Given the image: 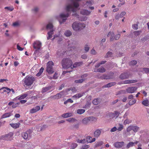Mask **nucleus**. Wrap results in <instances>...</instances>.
<instances>
[{
  "instance_id": "35",
  "label": "nucleus",
  "mask_w": 149,
  "mask_h": 149,
  "mask_svg": "<svg viewBox=\"0 0 149 149\" xmlns=\"http://www.w3.org/2000/svg\"><path fill=\"white\" fill-rule=\"evenodd\" d=\"M85 112V110L82 109H79L77 110V113L79 114H81Z\"/></svg>"
},
{
  "instance_id": "8",
  "label": "nucleus",
  "mask_w": 149,
  "mask_h": 149,
  "mask_svg": "<svg viewBox=\"0 0 149 149\" xmlns=\"http://www.w3.org/2000/svg\"><path fill=\"white\" fill-rule=\"evenodd\" d=\"M32 132L31 130H29L26 131V132H23L22 133V136L25 139H29L31 137V134Z\"/></svg>"
},
{
  "instance_id": "10",
  "label": "nucleus",
  "mask_w": 149,
  "mask_h": 149,
  "mask_svg": "<svg viewBox=\"0 0 149 149\" xmlns=\"http://www.w3.org/2000/svg\"><path fill=\"white\" fill-rule=\"evenodd\" d=\"M131 74L129 72H125L121 74L119 78L122 79L128 78Z\"/></svg>"
},
{
  "instance_id": "33",
  "label": "nucleus",
  "mask_w": 149,
  "mask_h": 149,
  "mask_svg": "<svg viewBox=\"0 0 149 149\" xmlns=\"http://www.w3.org/2000/svg\"><path fill=\"white\" fill-rule=\"evenodd\" d=\"M4 88L6 89V90H7L8 91H9V92H8V93L9 92H10V91H12V93H13V94L15 93V91H14V90L12 88V89H10L9 88H8L7 87H3L1 89H0V90H1L2 89H4Z\"/></svg>"
},
{
  "instance_id": "59",
  "label": "nucleus",
  "mask_w": 149,
  "mask_h": 149,
  "mask_svg": "<svg viewBox=\"0 0 149 149\" xmlns=\"http://www.w3.org/2000/svg\"><path fill=\"white\" fill-rule=\"evenodd\" d=\"M58 74L56 73H55L53 77V79H56L58 78Z\"/></svg>"
},
{
  "instance_id": "63",
  "label": "nucleus",
  "mask_w": 149,
  "mask_h": 149,
  "mask_svg": "<svg viewBox=\"0 0 149 149\" xmlns=\"http://www.w3.org/2000/svg\"><path fill=\"white\" fill-rule=\"evenodd\" d=\"M120 18V14H117L115 17V19L117 20L118 19Z\"/></svg>"
},
{
  "instance_id": "53",
  "label": "nucleus",
  "mask_w": 149,
  "mask_h": 149,
  "mask_svg": "<svg viewBox=\"0 0 149 149\" xmlns=\"http://www.w3.org/2000/svg\"><path fill=\"white\" fill-rule=\"evenodd\" d=\"M77 146V145L76 143H72L71 146V148L72 149H74L76 148Z\"/></svg>"
},
{
  "instance_id": "18",
  "label": "nucleus",
  "mask_w": 149,
  "mask_h": 149,
  "mask_svg": "<svg viewBox=\"0 0 149 149\" xmlns=\"http://www.w3.org/2000/svg\"><path fill=\"white\" fill-rule=\"evenodd\" d=\"M114 34L113 32H111L110 31L109 32L107 36L109 37L110 36V40L111 41H113L115 39L114 37Z\"/></svg>"
},
{
  "instance_id": "15",
  "label": "nucleus",
  "mask_w": 149,
  "mask_h": 149,
  "mask_svg": "<svg viewBox=\"0 0 149 149\" xmlns=\"http://www.w3.org/2000/svg\"><path fill=\"white\" fill-rule=\"evenodd\" d=\"M40 109V107L39 106H37L30 110L29 112L31 113H33L38 111Z\"/></svg>"
},
{
  "instance_id": "22",
  "label": "nucleus",
  "mask_w": 149,
  "mask_h": 149,
  "mask_svg": "<svg viewBox=\"0 0 149 149\" xmlns=\"http://www.w3.org/2000/svg\"><path fill=\"white\" fill-rule=\"evenodd\" d=\"M106 71L105 69L103 67H101L98 69H94V72H100L103 73Z\"/></svg>"
},
{
  "instance_id": "41",
  "label": "nucleus",
  "mask_w": 149,
  "mask_h": 149,
  "mask_svg": "<svg viewBox=\"0 0 149 149\" xmlns=\"http://www.w3.org/2000/svg\"><path fill=\"white\" fill-rule=\"evenodd\" d=\"M139 129V127L137 126H134L132 125V130L133 131L136 132Z\"/></svg>"
},
{
  "instance_id": "5",
  "label": "nucleus",
  "mask_w": 149,
  "mask_h": 149,
  "mask_svg": "<svg viewBox=\"0 0 149 149\" xmlns=\"http://www.w3.org/2000/svg\"><path fill=\"white\" fill-rule=\"evenodd\" d=\"M53 26L52 24L49 23L46 26V29H50V31L48 33V37H47V39L49 40L52 37V35L53 34Z\"/></svg>"
},
{
  "instance_id": "30",
  "label": "nucleus",
  "mask_w": 149,
  "mask_h": 149,
  "mask_svg": "<svg viewBox=\"0 0 149 149\" xmlns=\"http://www.w3.org/2000/svg\"><path fill=\"white\" fill-rule=\"evenodd\" d=\"M142 104L145 106L148 107L149 105V101L148 100L146 99L143 100L142 102Z\"/></svg>"
},
{
  "instance_id": "14",
  "label": "nucleus",
  "mask_w": 149,
  "mask_h": 149,
  "mask_svg": "<svg viewBox=\"0 0 149 149\" xmlns=\"http://www.w3.org/2000/svg\"><path fill=\"white\" fill-rule=\"evenodd\" d=\"M120 114V112L117 111H114V113H109V116L112 118L115 117L117 118Z\"/></svg>"
},
{
  "instance_id": "62",
  "label": "nucleus",
  "mask_w": 149,
  "mask_h": 149,
  "mask_svg": "<svg viewBox=\"0 0 149 149\" xmlns=\"http://www.w3.org/2000/svg\"><path fill=\"white\" fill-rule=\"evenodd\" d=\"M17 48L19 51H22L23 48L21 47L18 44L17 45Z\"/></svg>"
},
{
  "instance_id": "56",
  "label": "nucleus",
  "mask_w": 149,
  "mask_h": 149,
  "mask_svg": "<svg viewBox=\"0 0 149 149\" xmlns=\"http://www.w3.org/2000/svg\"><path fill=\"white\" fill-rule=\"evenodd\" d=\"M120 35L119 34L116 35L115 36V39L116 40H118L119 39L120 37Z\"/></svg>"
},
{
  "instance_id": "23",
  "label": "nucleus",
  "mask_w": 149,
  "mask_h": 149,
  "mask_svg": "<svg viewBox=\"0 0 149 149\" xmlns=\"http://www.w3.org/2000/svg\"><path fill=\"white\" fill-rule=\"evenodd\" d=\"M12 113L10 112H8L4 113L1 117V119L8 118L12 116Z\"/></svg>"
},
{
  "instance_id": "43",
  "label": "nucleus",
  "mask_w": 149,
  "mask_h": 149,
  "mask_svg": "<svg viewBox=\"0 0 149 149\" xmlns=\"http://www.w3.org/2000/svg\"><path fill=\"white\" fill-rule=\"evenodd\" d=\"M77 143H86V139H78L77 141Z\"/></svg>"
},
{
  "instance_id": "16",
  "label": "nucleus",
  "mask_w": 149,
  "mask_h": 149,
  "mask_svg": "<svg viewBox=\"0 0 149 149\" xmlns=\"http://www.w3.org/2000/svg\"><path fill=\"white\" fill-rule=\"evenodd\" d=\"M28 95V93H26L17 97L16 98L19 100H21L25 98Z\"/></svg>"
},
{
  "instance_id": "42",
  "label": "nucleus",
  "mask_w": 149,
  "mask_h": 149,
  "mask_svg": "<svg viewBox=\"0 0 149 149\" xmlns=\"http://www.w3.org/2000/svg\"><path fill=\"white\" fill-rule=\"evenodd\" d=\"M99 101L98 100V99H95L93 100V103L94 105H97L98 104Z\"/></svg>"
},
{
  "instance_id": "47",
  "label": "nucleus",
  "mask_w": 149,
  "mask_h": 149,
  "mask_svg": "<svg viewBox=\"0 0 149 149\" xmlns=\"http://www.w3.org/2000/svg\"><path fill=\"white\" fill-rule=\"evenodd\" d=\"M141 31H136L134 32V34L136 36H139L141 33Z\"/></svg>"
},
{
  "instance_id": "51",
  "label": "nucleus",
  "mask_w": 149,
  "mask_h": 149,
  "mask_svg": "<svg viewBox=\"0 0 149 149\" xmlns=\"http://www.w3.org/2000/svg\"><path fill=\"white\" fill-rule=\"evenodd\" d=\"M143 71L146 73H149V68H143Z\"/></svg>"
},
{
  "instance_id": "29",
  "label": "nucleus",
  "mask_w": 149,
  "mask_h": 149,
  "mask_svg": "<svg viewBox=\"0 0 149 149\" xmlns=\"http://www.w3.org/2000/svg\"><path fill=\"white\" fill-rule=\"evenodd\" d=\"M116 84V82H111L107 84L104 87V88L110 87L112 86H113L115 85Z\"/></svg>"
},
{
  "instance_id": "26",
  "label": "nucleus",
  "mask_w": 149,
  "mask_h": 149,
  "mask_svg": "<svg viewBox=\"0 0 149 149\" xmlns=\"http://www.w3.org/2000/svg\"><path fill=\"white\" fill-rule=\"evenodd\" d=\"M83 64L82 62H76L74 63V64L73 65L72 67V66L71 68L72 69L73 68H76L77 67L79 66L80 65H81Z\"/></svg>"
},
{
  "instance_id": "49",
  "label": "nucleus",
  "mask_w": 149,
  "mask_h": 149,
  "mask_svg": "<svg viewBox=\"0 0 149 149\" xmlns=\"http://www.w3.org/2000/svg\"><path fill=\"white\" fill-rule=\"evenodd\" d=\"M112 55V53L111 52H108L107 53L106 55V57H110Z\"/></svg>"
},
{
  "instance_id": "38",
  "label": "nucleus",
  "mask_w": 149,
  "mask_h": 149,
  "mask_svg": "<svg viewBox=\"0 0 149 149\" xmlns=\"http://www.w3.org/2000/svg\"><path fill=\"white\" fill-rule=\"evenodd\" d=\"M43 70L44 68L43 67H41L40 70L39 72L36 74V75L38 77L40 76L43 72Z\"/></svg>"
},
{
  "instance_id": "25",
  "label": "nucleus",
  "mask_w": 149,
  "mask_h": 149,
  "mask_svg": "<svg viewBox=\"0 0 149 149\" xmlns=\"http://www.w3.org/2000/svg\"><path fill=\"white\" fill-rule=\"evenodd\" d=\"M101 133V131L99 129L97 130L94 132V136L95 137L97 138L100 136Z\"/></svg>"
},
{
  "instance_id": "1",
  "label": "nucleus",
  "mask_w": 149,
  "mask_h": 149,
  "mask_svg": "<svg viewBox=\"0 0 149 149\" xmlns=\"http://www.w3.org/2000/svg\"><path fill=\"white\" fill-rule=\"evenodd\" d=\"M79 6V4L77 2H75L74 1H72V4H70L67 6L66 8V10L68 13L66 14L62 13L61 14L60 16L61 18H67L68 17L70 13H69V12L71 10L73 12H74L76 11V9L74 7L77 8Z\"/></svg>"
},
{
  "instance_id": "50",
  "label": "nucleus",
  "mask_w": 149,
  "mask_h": 149,
  "mask_svg": "<svg viewBox=\"0 0 149 149\" xmlns=\"http://www.w3.org/2000/svg\"><path fill=\"white\" fill-rule=\"evenodd\" d=\"M84 79H80L79 80H76L75 81V82L76 83H81L82 82L84 81Z\"/></svg>"
},
{
  "instance_id": "13",
  "label": "nucleus",
  "mask_w": 149,
  "mask_h": 149,
  "mask_svg": "<svg viewBox=\"0 0 149 149\" xmlns=\"http://www.w3.org/2000/svg\"><path fill=\"white\" fill-rule=\"evenodd\" d=\"M124 145V142L123 141L116 142H115L113 146L116 148H120Z\"/></svg>"
},
{
  "instance_id": "32",
  "label": "nucleus",
  "mask_w": 149,
  "mask_h": 149,
  "mask_svg": "<svg viewBox=\"0 0 149 149\" xmlns=\"http://www.w3.org/2000/svg\"><path fill=\"white\" fill-rule=\"evenodd\" d=\"M103 144V142L102 141H99L96 143L95 145V148H97L101 146Z\"/></svg>"
},
{
  "instance_id": "37",
  "label": "nucleus",
  "mask_w": 149,
  "mask_h": 149,
  "mask_svg": "<svg viewBox=\"0 0 149 149\" xmlns=\"http://www.w3.org/2000/svg\"><path fill=\"white\" fill-rule=\"evenodd\" d=\"M64 34L66 36L69 37L71 35L72 32L70 31L67 30L65 32Z\"/></svg>"
},
{
  "instance_id": "52",
  "label": "nucleus",
  "mask_w": 149,
  "mask_h": 149,
  "mask_svg": "<svg viewBox=\"0 0 149 149\" xmlns=\"http://www.w3.org/2000/svg\"><path fill=\"white\" fill-rule=\"evenodd\" d=\"M90 148V146L88 145H85L82 146V149H86Z\"/></svg>"
},
{
  "instance_id": "39",
  "label": "nucleus",
  "mask_w": 149,
  "mask_h": 149,
  "mask_svg": "<svg viewBox=\"0 0 149 149\" xmlns=\"http://www.w3.org/2000/svg\"><path fill=\"white\" fill-rule=\"evenodd\" d=\"M132 121L128 119H127L125 120L124 122L123 123L124 125H126V124H128L131 123Z\"/></svg>"
},
{
  "instance_id": "17",
  "label": "nucleus",
  "mask_w": 149,
  "mask_h": 149,
  "mask_svg": "<svg viewBox=\"0 0 149 149\" xmlns=\"http://www.w3.org/2000/svg\"><path fill=\"white\" fill-rule=\"evenodd\" d=\"M138 143V141H136L133 142H131L129 143L126 146V148L127 149L129 148L130 147H132L134 146V144H137Z\"/></svg>"
},
{
  "instance_id": "9",
  "label": "nucleus",
  "mask_w": 149,
  "mask_h": 149,
  "mask_svg": "<svg viewBox=\"0 0 149 149\" xmlns=\"http://www.w3.org/2000/svg\"><path fill=\"white\" fill-rule=\"evenodd\" d=\"M95 118L93 116L88 117L84 118L82 121V123L84 124H86L89 122L90 121H93Z\"/></svg>"
},
{
  "instance_id": "4",
  "label": "nucleus",
  "mask_w": 149,
  "mask_h": 149,
  "mask_svg": "<svg viewBox=\"0 0 149 149\" xmlns=\"http://www.w3.org/2000/svg\"><path fill=\"white\" fill-rule=\"evenodd\" d=\"M85 25L84 23H78L75 22L72 24V27L75 31H78L82 29L85 27Z\"/></svg>"
},
{
  "instance_id": "12",
  "label": "nucleus",
  "mask_w": 149,
  "mask_h": 149,
  "mask_svg": "<svg viewBox=\"0 0 149 149\" xmlns=\"http://www.w3.org/2000/svg\"><path fill=\"white\" fill-rule=\"evenodd\" d=\"M41 46V43L39 41L35 42L33 44V47L34 49H39Z\"/></svg>"
},
{
  "instance_id": "28",
  "label": "nucleus",
  "mask_w": 149,
  "mask_h": 149,
  "mask_svg": "<svg viewBox=\"0 0 149 149\" xmlns=\"http://www.w3.org/2000/svg\"><path fill=\"white\" fill-rule=\"evenodd\" d=\"M52 88L51 86H48L47 87H45L42 88V93H44L45 92H47L49 90L51 89Z\"/></svg>"
},
{
  "instance_id": "2",
  "label": "nucleus",
  "mask_w": 149,
  "mask_h": 149,
  "mask_svg": "<svg viewBox=\"0 0 149 149\" xmlns=\"http://www.w3.org/2000/svg\"><path fill=\"white\" fill-rule=\"evenodd\" d=\"M35 81V78L31 76H26L23 80V85L24 87L31 86Z\"/></svg>"
},
{
  "instance_id": "11",
  "label": "nucleus",
  "mask_w": 149,
  "mask_h": 149,
  "mask_svg": "<svg viewBox=\"0 0 149 149\" xmlns=\"http://www.w3.org/2000/svg\"><path fill=\"white\" fill-rule=\"evenodd\" d=\"M137 88L136 87H129L126 89V91L128 93H133L137 90Z\"/></svg>"
},
{
  "instance_id": "20",
  "label": "nucleus",
  "mask_w": 149,
  "mask_h": 149,
  "mask_svg": "<svg viewBox=\"0 0 149 149\" xmlns=\"http://www.w3.org/2000/svg\"><path fill=\"white\" fill-rule=\"evenodd\" d=\"M73 113H67L63 114L61 115V116L64 118H66L72 116Z\"/></svg>"
},
{
  "instance_id": "61",
  "label": "nucleus",
  "mask_w": 149,
  "mask_h": 149,
  "mask_svg": "<svg viewBox=\"0 0 149 149\" xmlns=\"http://www.w3.org/2000/svg\"><path fill=\"white\" fill-rule=\"evenodd\" d=\"M89 49V47H88V45H86L85 47V50L86 52H88Z\"/></svg>"
},
{
  "instance_id": "55",
  "label": "nucleus",
  "mask_w": 149,
  "mask_h": 149,
  "mask_svg": "<svg viewBox=\"0 0 149 149\" xmlns=\"http://www.w3.org/2000/svg\"><path fill=\"white\" fill-rule=\"evenodd\" d=\"M20 103L19 102H17L16 103L14 104V103L13 104L12 107L13 108H15Z\"/></svg>"
},
{
  "instance_id": "64",
  "label": "nucleus",
  "mask_w": 149,
  "mask_h": 149,
  "mask_svg": "<svg viewBox=\"0 0 149 149\" xmlns=\"http://www.w3.org/2000/svg\"><path fill=\"white\" fill-rule=\"evenodd\" d=\"M13 26H16L19 25V23L17 22H15L13 23Z\"/></svg>"
},
{
  "instance_id": "36",
  "label": "nucleus",
  "mask_w": 149,
  "mask_h": 149,
  "mask_svg": "<svg viewBox=\"0 0 149 149\" xmlns=\"http://www.w3.org/2000/svg\"><path fill=\"white\" fill-rule=\"evenodd\" d=\"M136 102V100L134 99L130 100L129 102V104L130 105H132L135 104Z\"/></svg>"
},
{
  "instance_id": "7",
  "label": "nucleus",
  "mask_w": 149,
  "mask_h": 149,
  "mask_svg": "<svg viewBox=\"0 0 149 149\" xmlns=\"http://www.w3.org/2000/svg\"><path fill=\"white\" fill-rule=\"evenodd\" d=\"M14 134L10 132L7 134L2 136L1 137V139L7 141H11L13 139Z\"/></svg>"
},
{
  "instance_id": "21",
  "label": "nucleus",
  "mask_w": 149,
  "mask_h": 149,
  "mask_svg": "<svg viewBox=\"0 0 149 149\" xmlns=\"http://www.w3.org/2000/svg\"><path fill=\"white\" fill-rule=\"evenodd\" d=\"M86 141L88 143H91L95 141V139L94 138H92L89 136H87L86 138Z\"/></svg>"
},
{
  "instance_id": "40",
  "label": "nucleus",
  "mask_w": 149,
  "mask_h": 149,
  "mask_svg": "<svg viewBox=\"0 0 149 149\" xmlns=\"http://www.w3.org/2000/svg\"><path fill=\"white\" fill-rule=\"evenodd\" d=\"M119 127L117 129V130L119 131H121L123 129V126L122 124H119Z\"/></svg>"
},
{
  "instance_id": "19",
  "label": "nucleus",
  "mask_w": 149,
  "mask_h": 149,
  "mask_svg": "<svg viewBox=\"0 0 149 149\" xmlns=\"http://www.w3.org/2000/svg\"><path fill=\"white\" fill-rule=\"evenodd\" d=\"M137 82V80H125L123 81L122 83L124 84H130Z\"/></svg>"
},
{
  "instance_id": "3",
  "label": "nucleus",
  "mask_w": 149,
  "mask_h": 149,
  "mask_svg": "<svg viewBox=\"0 0 149 149\" xmlns=\"http://www.w3.org/2000/svg\"><path fill=\"white\" fill-rule=\"evenodd\" d=\"M61 64L63 68H68L72 66V62L70 58H64L62 60L61 62Z\"/></svg>"
},
{
  "instance_id": "60",
  "label": "nucleus",
  "mask_w": 149,
  "mask_h": 149,
  "mask_svg": "<svg viewBox=\"0 0 149 149\" xmlns=\"http://www.w3.org/2000/svg\"><path fill=\"white\" fill-rule=\"evenodd\" d=\"M81 58L83 59H85L87 58V56L85 54H84L81 55Z\"/></svg>"
},
{
  "instance_id": "24",
  "label": "nucleus",
  "mask_w": 149,
  "mask_h": 149,
  "mask_svg": "<svg viewBox=\"0 0 149 149\" xmlns=\"http://www.w3.org/2000/svg\"><path fill=\"white\" fill-rule=\"evenodd\" d=\"M10 125L13 128L17 129L19 127L20 124L19 123H10Z\"/></svg>"
},
{
  "instance_id": "44",
  "label": "nucleus",
  "mask_w": 149,
  "mask_h": 149,
  "mask_svg": "<svg viewBox=\"0 0 149 149\" xmlns=\"http://www.w3.org/2000/svg\"><path fill=\"white\" fill-rule=\"evenodd\" d=\"M126 93V91L125 90H122L118 92L117 95L123 94Z\"/></svg>"
},
{
  "instance_id": "31",
  "label": "nucleus",
  "mask_w": 149,
  "mask_h": 149,
  "mask_svg": "<svg viewBox=\"0 0 149 149\" xmlns=\"http://www.w3.org/2000/svg\"><path fill=\"white\" fill-rule=\"evenodd\" d=\"M84 93H77L73 96L72 97L75 98H79L82 96L84 95Z\"/></svg>"
},
{
  "instance_id": "46",
  "label": "nucleus",
  "mask_w": 149,
  "mask_h": 149,
  "mask_svg": "<svg viewBox=\"0 0 149 149\" xmlns=\"http://www.w3.org/2000/svg\"><path fill=\"white\" fill-rule=\"evenodd\" d=\"M76 120V119L73 118H69L68 119H67L66 120L67 121H68L70 122H74V121Z\"/></svg>"
},
{
  "instance_id": "6",
  "label": "nucleus",
  "mask_w": 149,
  "mask_h": 149,
  "mask_svg": "<svg viewBox=\"0 0 149 149\" xmlns=\"http://www.w3.org/2000/svg\"><path fill=\"white\" fill-rule=\"evenodd\" d=\"M54 63L52 61H49L47 64L46 71L49 74H52L54 72L52 68Z\"/></svg>"
},
{
  "instance_id": "45",
  "label": "nucleus",
  "mask_w": 149,
  "mask_h": 149,
  "mask_svg": "<svg viewBox=\"0 0 149 149\" xmlns=\"http://www.w3.org/2000/svg\"><path fill=\"white\" fill-rule=\"evenodd\" d=\"M137 63V62L136 60H133L131 61L129 63V65H135Z\"/></svg>"
},
{
  "instance_id": "58",
  "label": "nucleus",
  "mask_w": 149,
  "mask_h": 149,
  "mask_svg": "<svg viewBox=\"0 0 149 149\" xmlns=\"http://www.w3.org/2000/svg\"><path fill=\"white\" fill-rule=\"evenodd\" d=\"M101 78L104 79H107L109 78V77H108L106 75H103L101 77Z\"/></svg>"
},
{
  "instance_id": "48",
  "label": "nucleus",
  "mask_w": 149,
  "mask_h": 149,
  "mask_svg": "<svg viewBox=\"0 0 149 149\" xmlns=\"http://www.w3.org/2000/svg\"><path fill=\"white\" fill-rule=\"evenodd\" d=\"M132 130V125H130L127 127V131L129 132L131 131Z\"/></svg>"
},
{
  "instance_id": "27",
  "label": "nucleus",
  "mask_w": 149,
  "mask_h": 149,
  "mask_svg": "<svg viewBox=\"0 0 149 149\" xmlns=\"http://www.w3.org/2000/svg\"><path fill=\"white\" fill-rule=\"evenodd\" d=\"M81 14L83 15H89L91 12L86 10H82L80 12Z\"/></svg>"
},
{
  "instance_id": "54",
  "label": "nucleus",
  "mask_w": 149,
  "mask_h": 149,
  "mask_svg": "<svg viewBox=\"0 0 149 149\" xmlns=\"http://www.w3.org/2000/svg\"><path fill=\"white\" fill-rule=\"evenodd\" d=\"M126 14V13L124 11V12H122L120 13V18L123 17V16H124Z\"/></svg>"
},
{
  "instance_id": "57",
  "label": "nucleus",
  "mask_w": 149,
  "mask_h": 149,
  "mask_svg": "<svg viewBox=\"0 0 149 149\" xmlns=\"http://www.w3.org/2000/svg\"><path fill=\"white\" fill-rule=\"evenodd\" d=\"M117 130V128L116 127H114L110 131L111 132H113L116 131Z\"/></svg>"
},
{
  "instance_id": "34",
  "label": "nucleus",
  "mask_w": 149,
  "mask_h": 149,
  "mask_svg": "<svg viewBox=\"0 0 149 149\" xmlns=\"http://www.w3.org/2000/svg\"><path fill=\"white\" fill-rule=\"evenodd\" d=\"M62 95L61 93H58L56 95H54L53 96L54 99H58L61 98L62 97Z\"/></svg>"
}]
</instances>
